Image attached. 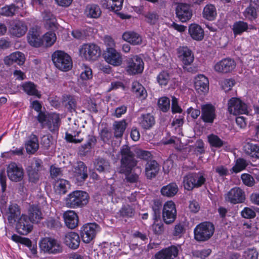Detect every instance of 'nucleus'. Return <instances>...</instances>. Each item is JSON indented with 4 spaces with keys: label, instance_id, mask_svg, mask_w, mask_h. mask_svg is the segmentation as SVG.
I'll list each match as a JSON object with an SVG mask.
<instances>
[{
    "label": "nucleus",
    "instance_id": "f257e3e1",
    "mask_svg": "<svg viewBox=\"0 0 259 259\" xmlns=\"http://www.w3.org/2000/svg\"><path fill=\"white\" fill-rule=\"evenodd\" d=\"M121 158L119 172L125 176V180L131 183H136L139 180V175L132 172L134 167L137 164V161L135 158L134 154L131 151L130 148L124 145L120 150Z\"/></svg>",
    "mask_w": 259,
    "mask_h": 259
},
{
    "label": "nucleus",
    "instance_id": "f03ea898",
    "mask_svg": "<svg viewBox=\"0 0 259 259\" xmlns=\"http://www.w3.org/2000/svg\"><path fill=\"white\" fill-rule=\"evenodd\" d=\"M37 119L42 128L47 127L51 133L58 132L60 125L59 114L56 113H45L40 112Z\"/></svg>",
    "mask_w": 259,
    "mask_h": 259
},
{
    "label": "nucleus",
    "instance_id": "7ed1b4c3",
    "mask_svg": "<svg viewBox=\"0 0 259 259\" xmlns=\"http://www.w3.org/2000/svg\"><path fill=\"white\" fill-rule=\"evenodd\" d=\"M89 196L85 191H74L68 194L66 198L67 207L72 208L82 207L89 202Z\"/></svg>",
    "mask_w": 259,
    "mask_h": 259
},
{
    "label": "nucleus",
    "instance_id": "20e7f679",
    "mask_svg": "<svg viewBox=\"0 0 259 259\" xmlns=\"http://www.w3.org/2000/svg\"><path fill=\"white\" fill-rule=\"evenodd\" d=\"M214 227L212 223L205 222L197 225L194 230L195 239L198 241L208 240L213 234Z\"/></svg>",
    "mask_w": 259,
    "mask_h": 259
},
{
    "label": "nucleus",
    "instance_id": "39448f33",
    "mask_svg": "<svg viewBox=\"0 0 259 259\" xmlns=\"http://www.w3.org/2000/svg\"><path fill=\"white\" fill-rule=\"evenodd\" d=\"M52 58L55 66L60 70L67 71L72 67L71 57L63 51H55L52 54Z\"/></svg>",
    "mask_w": 259,
    "mask_h": 259
},
{
    "label": "nucleus",
    "instance_id": "423d86ee",
    "mask_svg": "<svg viewBox=\"0 0 259 259\" xmlns=\"http://www.w3.org/2000/svg\"><path fill=\"white\" fill-rule=\"evenodd\" d=\"M42 167V161L41 159L34 158L31 160L30 165L26 168L30 182L36 184L39 181L40 177V171Z\"/></svg>",
    "mask_w": 259,
    "mask_h": 259
},
{
    "label": "nucleus",
    "instance_id": "0eeeda50",
    "mask_svg": "<svg viewBox=\"0 0 259 259\" xmlns=\"http://www.w3.org/2000/svg\"><path fill=\"white\" fill-rule=\"evenodd\" d=\"M205 182V178L202 175L197 173H189L183 178L184 188L188 191L201 186Z\"/></svg>",
    "mask_w": 259,
    "mask_h": 259
},
{
    "label": "nucleus",
    "instance_id": "6e6552de",
    "mask_svg": "<svg viewBox=\"0 0 259 259\" xmlns=\"http://www.w3.org/2000/svg\"><path fill=\"white\" fill-rule=\"evenodd\" d=\"M100 48L94 44H85L79 49L80 56L86 60H95L100 55Z\"/></svg>",
    "mask_w": 259,
    "mask_h": 259
},
{
    "label": "nucleus",
    "instance_id": "1a4fd4ad",
    "mask_svg": "<svg viewBox=\"0 0 259 259\" xmlns=\"http://www.w3.org/2000/svg\"><path fill=\"white\" fill-rule=\"evenodd\" d=\"M144 63L142 59L136 55L126 60V71L130 75L141 73L144 70Z\"/></svg>",
    "mask_w": 259,
    "mask_h": 259
},
{
    "label": "nucleus",
    "instance_id": "9d476101",
    "mask_svg": "<svg viewBox=\"0 0 259 259\" xmlns=\"http://www.w3.org/2000/svg\"><path fill=\"white\" fill-rule=\"evenodd\" d=\"M42 250L49 253L56 254L62 251V248L58 241L52 238H43L39 242Z\"/></svg>",
    "mask_w": 259,
    "mask_h": 259
},
{
    "label": "nucleus",
    "instance_id": "9b49d317",
    "mask_svg": "<svg viewBox=\"0 0 259 259\" xmlns=\"http://www.w3.org/2000/svg\"><path fill=\"white\" fill-rule=\"evenodd\" d=\"M7 173L9 179L12 182H19L24 178L23 167L15 162L10 163L7 167Z\"/></svg>",
    "mask_w": 259,
    "mask_h": 259
},
{
    "label": "nucleus",
    "instance_id": "f8f14e48",
    "mask_svg": "<svg viewBox=\"0 0 259 259\" xmlns=\"http://www.w3.org/2000/svg\"><path fill=\"white\" fill-rule=\"evenodd\" d=\"M177 210L174 202L168 201L163 205L162 219L165 223L169 224L173 223L176 219Z\"/></svg>",
    "mask_w": 259,
    "mask_h": 259
},
{
    "label": "nucleus",
    "instance_id": "ddd939ff",
    "mask_svg": "<svg viewBox=\"0 0 259 259\" xmlns=\"http://www.w3.org/2000/svg\"><path fill=\"white\" fill-rule=\"evenodd\" d=\"M228 111L234 115L248 113L247 105L239 99L236 98H232L229 101Z\"/></svg>",
    "mask_w": 259,
    "mask_h": 259
},
{
    "label": "nucleus",
    "instance_id": "4468645a",
    "mask_svg": "<svg viewBox=\"0 0 259 259\" xmlns=\"http://www.w3.org/2000/svg\"><path fill=\"white\" fill-rule=\"evenodd\" d=\"M98 228V226L95 223L83 225L80 230V235L82 241L85 243L91 242L95 238Z\"/></svg>",
    "mask_w": 259,
    "mask_h": 259
},
{
    "label": "nucleus",
    "instance_id": "2eb2a0df",
    "mask_svg": "<svg viewBox=\"0 0 259 259\" xmlns=\"http://www.w3.org/2000/svg\"><path fill=\"white\" fill-rule=\"evenodd\" d=\"M225 200L232 204L241 203L244 201V192L239 187L231 189L225 196Z\"/></svg>",
    "mask_w": 259,
    "mask_h": 259
},
{
    "label": "nucleus",
    "instance_id": "dca6fc26",
    "mask_svg": "<svg viewBox=\"0 0 259 259\" xmlns=\"http://www.w3.org/2000/svg\"><path fill=\"white\" fill-rule=\"evenodd\" d=\"M32 223L30 222L26 214H22L16 224V230L18 233L23 235L29 234L33 229Z\"/></svg>",
    "mask_w": 259,
    "mask_h": 259
},
{
    "label": "nucleus",
    "instance_id": "f3484780",
    "mask_svg": "<svg viewBox=\"0 0 259 259\" xmlns=\"http://www.w3.org/2000/svg\"><path fill=\"white\" fill-rule=\"evenodd\" d=\"M177 17L182 22H186L189 20L192 16V11L189 5L180 3L176 9Z\"/></svg>",
    "mask_w": 259,
    "mask_h": 259
},
{
    "label": "nucleus",
    "instance_id": "a211bd4d",
    "mask_svg": "<svg viewBox=\"0 0 259 259\" xmlns=\"http://www.w3.org/2000/svg\"><path fill=\"white\" fill-rule=\"evenodd\" d=\"M103 55L105 61L111 65L118 66L122 63V56L114 48L106 50Z\"/></svg>",
    "mask_w": 259,
    "mask_h": 259
},
{
    "label": "nucleus",
    "instance_id": "6ab92c4d",
    "mask_svg": "<svg viewBox=\"0 0 259 259\" xmlns=\"http://www.w3.org/2000/svg\"><path fill=\"white\" fill-rule=\"evenodd\" d=\"M27 27L25 23L21 21H14L9 27L10 34L17 37H20L25 34Z\"/></svg>",
    "mask_w": 259,
    "mask_h": 259
},
{
    "label": "nucleus",
    "instance_id": "aec40b11",
    "mask_svg": "<svg viewBox=\"0 0 259 259\" xmlns=\"http://www.w3.org/2000/svg\"><path fill=\"white\" fill-rule=\"evenodd\" d=\"M215 108L211 104L203 105L201 106V118L206 123H212L216 117Z\"/></svg>",
    "mask_w": 259,
    "mask_h": 259
},
{
    "label": "nucleus",
    "instance_id": "412c9836",
    "mask_svg": "<svg viewBox=\"0 0 259 259\" xmlns=\"http://www.w3.org/2000/svg\"><path fill=\"white\" fill-rule=\"evenodd\" d=\"M235 66L233 60L226 58L217 63L214 66V69L218 72L227 73L233 70Z\"/></svg>",
    "mask_w": 259,
    "mask_h": 259
},
{
    "label": "nucleus",
    "instance_id": "4be33fe9",
    "mask_svg": "<svg viewBox=\"0 0 259 259\" xmlns=\"http://www.w3.org/2000/svg\"><path fill=\"white\" fill-rule=\"evenodd\" d=\"M27 216L33 224H38L44 218L40 206L34 204L29 206Z\"/></svg>",
    "mask_w": 259,
    "mask_h": 259
},
{
    "label": "nucleus",
    "instance_id": "5701e85b",
    "mask_svg": "<svg viewBox=\"0 0 259 259\" xmlns=\"http://www.w3.org/2000/svg\"><path fill=\"white\" fill-rule=\"evenodd\" d=\"M179 249L177 246H171L162 249L155 255V259H174L177 256Z\"/></svg>",
    "mask_w": 259,
    "mask_h": 259
},
{
    "label": "nucleus",
    "instance_id": "b1692460",
    "mask_svg": "<svg viewBox=\"0 0 259 259\" xmlns=\"http://www.w3.org/2000/svg\"><path fill=\"white\" fill-rule=\"evenodd\" d=\"M194 87L199 94H205L208 91L209 81L204 75L200 74L195 78Z\"/></svg>",
    "mask_w": 259,
    "mask_h": 259
},
{
    "label": "nucleus",
    "instance_id": "393cba45",
    "mask_svg": "<svg viewBox=\"0 0 259 259\" xmlns=\"http://www.w3.org/2000/svg\"><path fill=\"white\" fill-rule=\"evenodd\" d=\"M25 61V57L24 54L19 51L11 54L5 57L4 59L5 64L8 66L12 65L14 63H17L19 65H22L24 63Z\"/></svg>",
    "mask_w": 259,
    "mask_h": 259
},
{
    "label": "nucleus",
    "instance_id": "a878e982",
    "mask_svg": "<svg viewBox=\"0 0 259 259\" xmlns=\"http://www.w3.org/2000/svg\"><path fill=\"white\" fill-rule=\"evenodd\" d=\"M73 176L78 181L82 182L88 178V169L83 162H77L73 169Z\"/></svg>",
    "mask_w": 259,
    "mask_h": 259
},
{
    "label": "nucleus",
    "instance_id": "bb28decb",
    "mask_svg": "<svg viewBox=\"0 0 259 259\" xmlns=\"http://www.w3.org/2000/svg\"><path fill=\"white\" fill-rule=\"evenodd\" d=\"M178 57L185 65H190L194 61V57L191 50L187 47H181L178 49Z\"/></svg>",
    "mask_w": 259,
    "mask_h": 259
},
{
    "label": "nucleus",
    "instance_id": "cd10ccee",
    "mask_svg": "<svg viewBox=\"0 0 259 259\" xmlns=\"http://www.w3.org/2000/svg\"><path fill=\"white\" fill-rule=\"evenodd\" d=\"M63 218L66 226L73 229L78 226V218L77 214L73 210H68L63 214Z\"/></svg>",
    "mask_w": 259,
    "mask_h": 259
},
{
    "label": "nucleus",
    "instance_id": "c85d7f7f",
    "mask_svg": "<svg viewBox=\"0 0 259 259\" xmlns=\"http://www.w3.org/2000/svg\"><path fill=\"white\" fill-rule=\"evenodd\" d=\"M64 243L72 249H77L80 244V237L76 233L71 232L65 235Z\"/></svg>",
    "mask_w": 259,
    "mask_h": 259
},
{
    "label": "nucleus",
    "instance_id": "c756f323",
    "mask_svg": "<svg viewBox=\"0 0 259 259\" xmlns=\"http://www.w3.org/2000/svg\"><path fill=\"white\" fill-rule=\"evenodd\" d=\"M159 170L158 163L155 160H149L145 164V175L149 179L155 178Z\"/></svg>",
    "mask_w": 259,
    "mask_h": 259
},
{
    "label": "nucleus",
    "instance_id": "7c9ffc66",
    "mask_svg": "<svg viewBox=\"0 0 259 259\" xmlns=\"http://www.w3.org/2000/svg\"><path fill=\"white\" fill-rule=\"evenodd\" d=\"M138 119L140 126L144 130L150 129L155 123L154 116L150 113L142 114Z\"/></svg>",
    "mask_w": 259,
    "mask_h": 259
},
{
    "label": "nucleus",
    "instance_id": "2f4dec72",
    "mask_svg": "<svg viewBox=\"0 0 259 259\" xmlns=\"http://www.w3.org/2000/svg\"><path fill=\"white\" fill-rule=\"evenodd\" d=\"M135 208L133 205L123 204L117 213L119 217L122 219H129L134 217Z\"/></svg>",
    "mask_w": 259,
    "mask_h": 259
},
{
    "label": "nucleus",
    "instance_id": "473e14b6",
    "mask_svg": "<svg viewBox=\"0 0 259 259\" xmlns=\"http://www.w3.org/2000/svg\"><path fill=\"white\" fill-rule=\"evenodd\" d=\"M123 2V0H102V5L107 9L116 12L121 10Z\"/></svg>",
    "mask_w": 259,
    "mask_h": 259
},
{
    "label": "nucleus",
    "instance_id": "72a5a7b5",
    "mask_svg": "<svg viewBox=\"0 0 259 259\" xmlns=\"http://www.w3.org/2000/svg\"><path fill=\"white\" fill-rule=\"evenodd\" d=\"M189 32L192 38L196 40H201L204 37L203 29L196 24H191L189 27Z\"/></svg>",
    "mask_w": 259,
    "mask_h": 259
},
{
    "label": "nucleus",
    "instance_id": "f704fd0d",
    "mask_svg": "<svg viewBox=\"0 0 259 259\" xmlns=\"http://www.w3.org/2000/svg\"><path fill=\"white\" fill-rule=\"evenodd\" d=\"M122 38L124 40L133 45H140L142 41L141 36L138 33L133 31L124 32L122 35Z\"/></svg>",
    "mask_w": 259,
    "mask_h": 259
},
{
    "label": "nucleus",
    "instance_id": "c9c22d12",
    "mask_svg": "<svg viewBox=\"0 0 259 259\" xmlns=\"http://www.w3.org/2000/svg\"><path fill=\"white\" fill-rule=\"evenodd\" d=\"M39 148L37 137L34 135H31L29 139L25 143L26 152L28 154H34Z\"/></svg>",
    "mask_w": 259,
    "mask_h": 259
},
{
    "label": "nucleus",
    "instance_id": "e433bc0d",
    "mask_svg": "<svg viewBox=\"0 0 259 259\" xmlns=\"http://www.w3.org/2000/svg\"><path fill=\"white\" fill-rule=\"evenodd\" d=\"M95 169L99 172L109 171L110 167L109 161L102 157H98L94 162Z\"/></svg>",
    "mask_w": 259,
    "mask_h": 259
},
{
    "label": "nucleus",
    "instance_id": "4c0bfd02",
    "mask_svg": "<svg viewBox=\"0 0 259 259\" xmlns=\"http://www.w3.org/2000/svg\"><path fill=\"white\" fill-rule=\"evenodd\" d=\"M45 27L48 29H54L57 28V20L56 17L50 12L46 11L43 14Z\"/></svg>",
    "mask_w": 259,
    "mask_h": 259
},
{
    "label": "nucleus",
    "instance_id": "58836bf2",
    "mask_svg": "<svg viewBox=\"0 0 259 259\" xmlns=\"http://www.w3.org/2000/svg\"><path fill=\"white\" fill-rule=\"evenodd\" d=\"M8 220L10 223H14L16 219L20 216L21 211L17 204H11L8 208Z\"/></svg>",
    "mask_w": 259,
    "mask_h": 259
},
{
    "label": "nucleus",
    "instance_id": "ea45409f",
    "mask_svg": "<svg viewBox=\"0 0 259 259\" xmlns=\"http://www.w3.org/2000/svg\"><path fill=\"white\" fill-rule=\"evenodd\" d=\"M258 12L259 9L255 8L251 6H248L242 12V15L244 17V19L249 21H253L257 18Z\"/></svg>",
    "mask_w": 259,
    "mask_h": 259
},
{
    "label": "nucleus",
    "instance_id": "a19ab883",
    "mask_svg": "<svg viewBox=\"0 0 259 259\" xmlns=\"http://www.w3.org/2000/svg\"><path fill=\"white\" fill-rule=\"evenodd\" d=\"M70 186L69 182L63 179H57L54 184L56 191L60 194H65L70 188Z\"/></svg>",
    "mask_w": 259,
    "mask_h": 259
},
{
    "label": "nucleus",
    "instance_id": "79ce46f5",
    "mask_svg": "<svg viewBox=\"0 0 259 259\" xmlns=\"http://www.w3.org/2000/svg\"><path fill=\"white\" fill-rule=\"evenodd\" d=\"M20 8L14 4L9 5H6L0 8V15L12 17L15 15L16 13L19 11Z\"/></svg>",
    "mask_w": 259,
    "mask_h": 259
},
{
    "label": "nucleus",
    "instance_id": "37998d69",
    "mask_svg": "<svg viewBox=\"0 0 259 259\" xmlns=\"http://www.w3.org/2000/svg\"><path fill=\"white\" fill-rule=\"evenodd\" d=\"M23 91L28 95L35 96L38 98L41 97V94L36 89V85L31 81L24 82L22 85Z\"/></svg>",
    "mask_w": 259,
    "mask_h": 259
},
{
    "label": "nucleus",
    "instance_id": "c03bdc74",
    "mask_svg": "<svg viewBox=\"0 0 259 259\" xmlns=\"http://www.w3.org/2000/svg\"><path fill=\"white\" fill-rule=\"evenodd\" d=\"M245 153L252 157L259 158V146L249 142L245 143L243 146Z\"/></svg>",
    "mask_w": 259,
    "mask_h": 259
},
{
    "label": "nucleus",
    "instance_id": "a18cd8bd",
    "mask_svg": "<svg viewBox=\"0 0 259 259\" xmlns=\"http://www.w3.org/2000/svg\"><path fill=\"white\" fill-rule=\"evenodd\" d=\"M250 29L248 23L243 21H236L233 25L232 30L234 34L236 36L241 35L244 32L248 31V29Z\"/></svg>",
    "mask_w": 259,
    "mask_h": 259
},
{
    "label": "nucleus",
    "instance_id": "49530a36",
    "mask_svg": "<svg viewBox=\"0 0 259 259\" xmlns=\"http://www.w3.org/2000/svg\"><path fill=\"white\" fill-rule=\"evenodd\" d=\"M178 190L177 185L175 183H171L162 187L161 193L163 196L171 197L177 193Z\"/></svg>",
    "mask_w": 259,
    "mask_h": 259
},
{
    "label": "nucleus",
    "instance_id": "de8ad7c7",
    "mask_svg": "<svg viewBox=\"0 0 259 259\" xmlns=\"http://www.w3.org/2000/svg\"><path fill=\"white\" fill-rule=\"evenodd\" d=\"M132 92L141 99H144L147 96V92L144 87L138 81H134L132 85Z\"/></svg>",
    "mask_w": 259,
    "mask_h": 259
},
{
    "label": "nucleus",
    "instance_id": "09e8293b",
    "mask_svg": "<svg viewBox=\"0 0 259 259\" xmlns=\"http://www.w3.org/2000/svg\"><path fill=\"white\" fill-rule=\"evenodd\" d=\"M85 13L88 17L98 18L101 14V11L98 5L92 4L87 6Z\"/></svg>",
    "mask_w": 259,
    "mask_h": 259
},
{
    "label": "nucleus",
    "instance_id": "8fccbe9b",
    "mask_svg": "<svg viewBox=\"0 0 259 259\" xmlns=\"http://www.w3.org/2000/svg\"><path fill=\"white\" fill-rule=\"evenodd\" d=\"M27 39L29 44L32 46L38 47L42 45L41 38L37 31H29L27 35Z\"/></svg>",
    "mask_w": 259,
    "mask_h": 259
},
{
    "label": "nucleus",
    "instance_id": "3c124183",
    "mask_svg": "<svg viewBox=\"0 0 259 259\" xmlns=\"http://www.w3.org/2000/svg\"><path fill=\"white\" fill-rule=\"evenodd\" d=\"M203 17L209 21L213 20L217 16V11L212 5H207L203 9Z\"/></svg>",
    "mask_w": 259,
    "mask_h": 259
},
{
    "label": "nucleus",
    "instance_id": "603ef678",
    "mask_svg": "<svg viewBox=\"0 0 259 259\" xmlns=\"http://www.w3.org/2000/svg\"><path fill=\"white\" fill-rule=\"evenodd\" d=\"M126 127V123L125 120L115 121L113 124L114 136L116 138H121Z\"/></svg>",
    "mask_w": 259,
    "mask_h": 259
},
{
    "label": "nucleus",
    "instance_id": "864d4df0",
    "mask_svg": "<svg viewBox=\"0 0 259 259\" xmlns=\"http://www.w3.org/2000/svg\"><path fill=\"white\" fill-rule=\"evenodd\" d=\"M244 234L247 237H254L257 235L258 228L255 224L245 223L243 224Z\"/></svg>",
    "mask_w": 259,
    "mask_h": 259
},
{
    "label": "nucleus",
    "instance_id": "5fc2aeb1",
    "mask_svg": "<svg viewBox=\"0 0 259 259\" xmlns=\"http://www.w3.org/2000/svg\"><path fill=\"white\" fill-rule=\"evenodd\" d=\"M42 40V44L46 47L52 46L56 40V34L54 32L50 31L46 33L44 36Z\"/></svg>",
    "mask_w": 259,
    "mask_h": 259
},
{
    "label": "nucleus",
    "instance_id": "6e6d98bb",
    "mask_svg": "<svg viewBox=\"0 0 259 259\" xmlns=\"http://www.w3.org/2000/svg\"><path fill=\"white\" fill-rule=\"evenodd\" d=\"M207 138L209 143L212 147L220 148L225 144V142L222 140L217 135L210 134L208 136Z\"/></svg>",
    "mask_w": 259,
    "mask_h": 259
},
{
    "label": "nucleus",
    "instance_id": "4d7b16f0",
    "mask_svg": "<svg viewBox=\"0 0 259 259\" xmlns=\"http://www.w3.org/2000/svg\"><path fill=\"white\" fill-rule=\"evenodd\" d=\"M157 81L161 86L166 85L170 80V76L167 71H161L157 76Z\"/></svg>",
    "mask_w": 259,
    "mask_h": 259
},
{
    "label": "nucleus",
    "instance_id": "13d9d810",
    "mask_svg": "<svg viewBox=\"0 0 259 259\" xmlns=\"http://www.w3.org/2000/svg\"><path fill=\"white\" fill-rule=\"evenodd\" d=\"M63 101L69 111L72 112V110H75L76 100L72 96L68 95L63 96Z\"/></svg>",
    "mask_w": 259,
    "mask_h": 259
},
{
    "label": "nucleus",
    "instance_id": "bf43d9fd",
    "mask_svg": "<svg viewBox=\"0 0 259 259\" xmlns=\"http://www.w3.org/2000/svg\"><path fill=\"white\" fill-rule=\"evenodd\" d=\"M246 161L243 158H238L236 160L235 165L230 169L231 173H238L244 169L247 166Z\"/></svg>",
    "mask_w": 259,
    "mask_h": 259
},
{
    "label": "nucleus",
    "instance_id": "052dcab7",
    "mask_svg": "<svg viewBox=\"0 0 259 259\" xmlns=\"http://www.w3.org/2000/svg\"><path fill=\"white\" fill-rule=\"evenodd\" d=\"M259 253L255 247L247 248L243 252L244 259H257Z\"/></svg>",
    "mask_w": 259,
    "mask_h": 259
},
{
    "label": "nucleus",
    "instance_id": "680f3d73",
    "mask_svg": "<svg viewBox=\"0 0 259 259\" xmlns=\"http://www.w3.org/2000/svg\"><path fill=\"white\" fill-rule=\"evenodd\" d=\"M81 133L80 131L74 132V135L71 134L67 132L65 134V139L69 142L74 143H80L83 140V138H76L79 137V134Z\"/></svg>",
    "mask_w": 259,
    "mask_h": 259
},
{
    "label": "nucleus",
    "instance_id": "e2e57ef3",
    "mask_svg": "<svg viewBox=\"0 0 259 259\" xmlns=\"http://www.w3.org/2000/svg\"><path fill=\"white\" fill-rule=\"evenodd\" d=\"M158 106L163 112L167 111L170 108V100L166 97H161L158 100Z\"/></svg>",
    "mask_w": 259,
    "mask_h": 259
},
{
    "label": "nucleus",
    "instance_id": "0e129e2a",
    "mask_svg": "<svg viewBox=\"0 0 259 259\" xmlns=\"http://www.w3.org/2000/svg\"><path fill=\"white\" fill-rule=\"evenodd\" d=\"M11 239L17 243H20L24 244L28 247H31V241L27 238L21 237L17 234H14L12 236Z\"/></svg>",
    "mask_w": 259,
    "mask_h": 259
},
{
    "label": "nucleus",
    "instance_id": "69168bd1",
    "mask_svg": "<svg viewBox=\"0 0 259 259\" xmlns=\"http://www.w3.org/2000/svg\"><path fill=\"white\" fill-rule=\"evenodd\" d=\"M45 225L49 228H57L61 226V223L58 218L54 219L52 218H48L45 222Z\"/></svg>",
    "mask_w": 259,
    "mask_h": 259
},
{
    "label": "nucleus",
    "instance_id": "338daca9",
    "mask_svg": "<svg viewBox=\"0 0 259 259\" xmlns=\"http://www.w3.org/2000/svg\"><path fill=\"white\" fill-rule=\"evenodd\" d=\"M50 175L52 179H58L63 176V170L61 168L51 165L50 169Z\"/></svg>",
    "mask_w": 259,
    "mask_h": 259
},
{
    "label": "nucleus",
    "instance_id": "774afa93",
    "mask_svg": "<svg viewBox=\"0 0 259 259\" xmlns=\"http://www.w3.org/2000/svg\"><path fill=\"white\" fill-rule=\"evenodd\" d=\"M184 225L182 223L177 224L175 226L173 235L177 238H181L185 233Z\"/></svg>",
    "mask_w": 259,
    "mask_h": 259
}]
</instances>
